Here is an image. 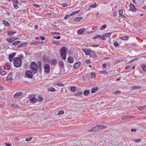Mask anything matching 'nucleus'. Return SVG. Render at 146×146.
Returning a JSON list of instances; mask_svg holds the SVG:
<instances>
[{
	"mask_svg": "<svg viewBox=\"0 0 146 146\" xmlns=\"http://www.w3.org/2000/svg\"><path fill=\"white\" fill-rule=\"evenodd\" d=\"M57 60L55 58L52 59L51 61V63L52 65H56L57 64Z\"/></svg>",
	"mask_w": 146,
	"mask_h": 146,
	"instance_id": "dca6fc26",
	"label": "nucleus"
},
{
	"mask_svg": "<svg viewBox=\"0 0 146 146\" xmlns=\"http://www.w3.org/2000/svg\"><path fill=\"white\" fill-rule=\"evenodd\" d=\"M98 127H99L98 128L99 130L100 129L102 130L106 128V126L104 125H98Z\"/></svg>",
	"mask_w": 146,
	"mask_h": 146,
	"instance_id": "393cba45",
	"label": "nucleus"
},
{
	"mask_svg": "<svg viewBox=\"0 0 146 146\" xmlns=\"http://www.w3.org/2000/svg\"><path fill=\"white\" fill-rule=\"evenodd\" d=\"M85 29H82L78 30L77 31V33L78 34L81 35L82 34L84 31Z\"/></svg>",
	"mask_w": 146,
	"mask_h": 146,
	"instance_id": "aec40b11",
	"label": "nucleus"
},
{
	"mask_svg": "<svg viewBox=\"0 0 146 146\" xmlns=\"http://www.w3.org/2000/svg\"><path fill=\"white\" fill-rule=\"evenodd\" d=\"M146 109V106H144L141 107H139L138 109L139 110H142Z\"/></svg>",
	"mask_w": 146,
	"mask_h": 146,
	"instance_id": "bb28decb",
	"label": "nucleus"
},
{
	"mask_svg": "<svg viewBox=\"0 0 146 146\" xmlns=\"http://www.w3.org/2000/svg\"><path fill=\"white\" fill-rule=\"evenodd\" d=\"M43 100V98L40 97V96L38 99V100L40 102H42Z\"/></svg>",
	"mask_w": 146,
	"mask_h": 146,
	"instance_id": "603ef678",
	"label": "nucleus"
},
{
	"mask_svg": "<svg viewBox=\"0 0 146 146\" xmlns=\"http://www.w3.org/2000/svg\"><path fill=\"white\" fill-rule=\"evenodd\" d=\"M13 63L14 66L16 67H20L22 65V60L19 57H16L14 60Z\"/></svg>",
	"mask_w": 146,
	"mask_h": 146,
	"instance_id": "f03ea898",
	"label": "nucleus"
},
{
	"mask_svg": "<svg viewBox=\"0 0 146 146\" xmlns=\"http://www.w3.org/2000/svg\"><path fill=\"white\" fill-rule=\"evenodd\" d=\"M83 94L82 92H79L75 94L74 96L76 97H81L82 95Z\"/></svg>",
	"mask_w": 146,
	"mask_h": 146,
	"instance_id": "412c9836",
	"label": "nucleus"
},
{
	"mask_svg": "<svg viewBox=\"0 0 146 146\" xmlns=\"http://www.w3.org/2000/svg\"><path fill=\"white\" fill-rule=\"evenodd\" d=\"M25 75L28 78H31L33 76V73L32 71L27 70L25 72Z\"/></svg>",
	"mask_w": 146,
	"mask_h": 146,
	"instance_id": "39448f33",
	"label": "nucleus"
},
{
	"mask_svg": "<svg viewBox=\"0 0 146 146\" xmlns=\"http://www.w3.org/2000/svg\"><path fill=\"white\" fill-rule=\"evenodd\" d=\"M16 32L15 31H9L7 35H13Z\"/></svg>",
	"mask_w": 146,
	"mask_h": 146,
	"instance_id": "7c9ffc66",
	"label": "nucleus"
},
{
	"mask_svg": "<svg viewBox=\"0 0 146 146\" xmlns=\"http://www.w3.org/2000/svg\"><path fill=\"white\" fill-rule=\"evenodd\" d=\"M92 78H95L96 77V74L94 72H92L91 74Z\"/></svg>",
	"mask_w": 146,
	"mask_h": 146,
	"instance_id": "79ce46f5",
	"label": "nucleus"
},
{
	"mask_svg": "<svg viewBox=\"0 0 146 146\" xmlns=\"http://www.w3.org/2000/svg\"><path fill=\"white\" fill-rule=\"evenodd\" d=\"M59 65L62 68L64 67V63L62 61H60L59 62Z\"/></svg>",
	"mask_w": 146,
	"mask_h": 146,
	"instance_id": "cd10ccee",
	"label": "nucleus"
},
{
	"mask_svg": "<svg viewBox=\"0 0 146 146\" xmlns=\"http://www.w3.org/2000/svg\"><path fill=\"white\" fill-rule=\"evenodd\" d=\"M16 54V53L15 52H14L9 55V59L10 62H12L13 61L14 59L13 57L15 56Z\"/></svg>",
	"mask_w": 146,
	"mask_h": 146,
	"instance_id": "9d476101",
	"label": "nucleus"
},
{
	"mask_svg": "<svg viewBox=\"0 0 146 146\" xmlns=\"http://www.w3.org/2000/svg\"><path fill=\"white\" fill-rule=\"evenodd\" d=\"M129 11L132 12H135L137 10L138 11V9H136L134 5L132 3H131L130 5Z\"/></svg>",
	"mask_w": 146,
	"mask_h": 146,
	"instance_id": "423d86ee",
	"label": "nucleus"
},
{
	"mask_svg": "<svg viewBox=\"0 0 146 146\" xmlns=\"http://www.w3.org/2000/svg\"><path fill=\"white\" fill-rule=\"evenodd\" d=\"M141 67L143 68V70L144 71H146V66L145 64H143L141 65Z\"/></svg>",
	"mask_w": 146,
	"mask_h": 146,
	"instance_id": "4c0bfd02",
	"label": "nucleus"
},
{
	"mask_svg": "<svg viewBox=\"0 0 146 146\" xmlns=\"http://www.w3.org/2000/svg\"><path fill=\"white\" fill-rule=\"evenodd\" d=\"M80 64L81 62H76L74 65V68L75 69H77L80 66Z\"/></svg>",
	"mask_w": 146,
	"mask_h": 146,
	"instance_id": "ddd939ff",
	"label": "nucleus"
},
{
	"mask_svg": "<svg viewBox=\"0 0 146 146\" xmlns=\"http://www.w3.org/2000/svg\"><path fill=\"white\" fill-rule=\"evenodd\" d=\"M70 15H66L64 17V19H67L70 17Z\"/></svg>",
	"mask_w": 146,
	"mask_h": 146,
	"instance_id": "6e6d98bb",
	"label": "nucleus"
},
{
	"mask_svg": "<svg viewBox=\"0 0 146 146\" xmlns=\"http://www.w3.org/2000/svg\"><path fill=\"white\" fill-rule=\"evenodd\" d=\"M106 27V25H104L100 29V30H102L105 29Z\"/></svg>",
	"mask_w": 146,
	"mask_h": 146,
	"instance_id": "49530a36",
	"label": "nucleus"
},
{
	"mask_svg": "<svg viewBox=\"0 0 146 146\" xmlns=\"http://www.w3.org/2000/svg\"><path fill=\"white\" fill-rule=\"evenodd\" d=\"M141 86H135L133 87L132 88V89L133 90H137L138 89H139L141 88Z\"/></svg>",
	"mask_w": 146,
	"mask_h": 146,
	"instance_id": "c85d7f7f",
	"label": "nucleus"
},
{
	"mask_svg": "<svg viewBox=\"0 0 146 146\" xmlns=\"http://www.w3.org/2000/svg\"><path fill=\"white\" fill-rule=\"evenodd\" d=\"M99 127H98V125L93 127V129H94V132H96V131H99Z\"/></svg>",
	"mask_w": 146,
	"mask_h": 146,
	"instance_id": "a878e982",
	"label": "nucleus"
},
{
	"mask_svg": "<svg viewBox=\"0 0 146 146\" xmlns=\"http://www.w3.org/2000/svg\"><path fill=\"white\" fill-rule=\"evenodd\" d=\"M57 85L60 86H64V84H63L61 83H58L57 84Z\"/></svg>",
	"mask_w": 146,
	"mask_h": 146,
	"instance_id": "4d7b16f0",
	"label": "nucleus"
},
{
	"mask_svg": "<svg viewBox=\"0 0 146 146\" xmlns=\"http://www.w3.org/2000/svg\"><path fill=\"white\" fill-rule=\"evenodd\" d=\"M89 56L92 58H95L97 57V56L95 52L91 50Z\"/></svg>",
	"mask_w": 146,
	"mask_h": 146,
	"instance_id": "1a4fd4ad",
	"label": "nucleus"
},
{
	"mask_svg": "<svg viewBox=\"0 0 146 146\" xmlns=\"http://www.w3.org/2000/svg\"><path fill=\"white\" fill-rule=\"evenodd\" d=\"M5 65H6L7 66V70H10L11 68V64L8 63H7L5 64Z\"/></svg>",
	"mask_w": 146,
	"mask_h": 146,
	"instance_id": "473e14b6",
	"label": "nucleus"
},
{
	"mask_svg": "<svg viewBox=\"0 0 146 146\" xmlns=\"http://www.w3.org/2000/svg\"><path fill=\"white\" fill-rule=\"evenodd\" d=\"M101 74H104V75H107L108 74V72L105 71H102L100 72Z\"/></svg>",
	"mask_w": 146,
	"mask_h": 146,
	"instance_id": "72a5a7b5",
	"label": "nucleus"
},
{
	"mask_svg": "<svg viewBox=\"0 0 146 146\" xmlns=\"http://www.w3.org/2000/svg\"><path fill=\"white\" fill-rule=\"evenodd\" d=\"M7 40L9 42H12L15 41L14 38L13 37L7 38Z\"/></svg>",
	"mask_w": 146,
	"mask_h": 146,
	"instance_id": "6ab92c4d",
	"label": "nucleus"
},
{
	"mask_svg": "<svg viewBox=\"0 0 146 146\" xmlns=\"http://www.w3.org/2000/svg\"><path fill=\"white\" fill-rule=\"evenodd\" d=\"M120 39L122 40H127L128 38V37L127 36H122L120 37Z\"/></svg>",
	"mask_w": 146,
	"mask_h": 146,
	"instance_id": "f704fd0d",
	"label": "nucleus"
},
{
	"mask_svg": "<svg viewBox=\"0 0 146 146\" xmlns=\"http://www.w3.org/2000/svg\"><path fill=\"white\" fill-rule=\"evenodd\" d=\"M76 89V88L75 86H72L70 88V90L72 92H75Z\"/></svg>",
	"mask_w": 146,
	"mask_h": 146,
	"instance_id": "c9c22d12",
	"label": "nucleus"
},
{
	"mask_svg": "<svg viewBox=\"0 0 146 146\" xmlns=\"http://www.w3.org/2000/svg\"><path fill=\"white\" fill-rule=\"evenodd\" d=\"M33 5L34 7L38 8H39L40 7L39 5L36 4H33Z\"/></svg>",
	"mask_w": 146,
	"mask_h": 146,
	"instance_id": "0e129e2a",
	"label": "nucleus"
},
{
	"mask_svg": "<svg viewBox=\"0 0 146 146\" xmlns=\"http://www.w3.org/2000/svg\"><path fill=\"white\" fill-rule=\"evenodd\" d=\"M85 62L87 64H89L90 63V60H88L85 61Z\"/></svg>",
	"mask_w": 146,
	"mask_h": 146,
	"instance_id": "e2e57ef3",
	"label": "nucleus"
},
{
	"mask_svg": "<svg viewBox=\"0 0 146 146\" xmlns=\"http://www.w3.org/2000/svg\"><path fill=\"white\" fill-rule=\"evenodd\" d=\"M44 72L46 73H49L50 70V67L48 64H46L44 66Z\"/></svg>",
	"mask_w": 146,
	"mask_h": 146,
	"instance_id": "20e7f679",
	"label": "nucleus"
},
{
	"mask_svg": "<svg viewBox=\"0 0 146 146\" xmlns=\"http://www.w3.org/2000/svg\"><path fill=\"white\" fill-rule=\"evenodd\" d=\"M32 138V137H30L29 138H26V141H30Z\"/></svg>",
	"mask_w": 146,
	"mask_h": 146,
	"instance_id": "864d4df0",
	"label": "nucleus"
},
{
	"mask_svg": "<svg viewBox=\"0 0 146 146\" xmlns=\"http://www.w3.org/2000/svg\"><path fill=\"white\" fill-rule=\"evenodd\" d=\"M60 36H53V38H56L57 39H59L60 38Z\"/></svg>",
	"mask_w": 146,
	"mask_h": 146,
	"instance_id": "052dcab7",
	"label": "nucleus"
},
{
	"mask_svg": "<svg viewBox=\"0 0 146 146\" xmlns=\"http://www.w3.org/2000/svg\"><path fill=\"white\" fill-rule=\"evenodd\" d=\"M41 63L40 62H39L38 63V69L39 70V71L40 72H41Z\"/></svg>",
	"mask_w": 146,
	"mask_h": 146,
	"instance_id": "e433bc0d",
	"label": "nucleus"
},
{
	"mask_svg": "<svg viewBox=\"0 0 146 146\" xmlns=\"http://www.w3.org/2000/svg\"><path fill=\"white\" fill-rule=\"evenodd\" d=\"M121 92L119 90H118L117 91H116L115 92L114 94H118L120 93Z\"/></svg>",
	"mask_w": 146,
	"mask_h": 146,
	"instance_id": "338daca9",
	"label": "nucleus"
},
{
	"mask_svg": "<svg viewBox=\"0 0 146 146\" xmlns=\"http://www.w3.org/2000/svg\"><path fill=\"white\" fill-rule=\"evenodd\" d=\"M40 39L42 40H44L45 38L43 36H41L40 37Z\"/></svg>",
	"mask_w": 146,
	"mask_h": 146,
	"instance_id": "774afa93",
	"label": "nucleus"
},
{
	"mask_svg": "<svg viewBox=\"0 0 146 146\" xmlns=\"http://www.w3.org/2000/svg\"><path fill=\"white\" fill-rule=\"evenodd\" d=\"M64 113V111L62 110H61L60 111H59L58 112V113H57V115H62V114H63Z\"/></svg>",
	"mask_w": 146,
	"mask_h": 146,
	"instance_id": "37998d69",
	"label": "nucleus"
},
{
	"mask_svg": "<svg viewBox=\"0 0 146 146\" xmlns=\"http://www.w3.org/2000/svg\"><path fill=\"white\" fill-rule=\"evenodd\" d=\"M105 37H106V36H105V35H104V34L102 36H101V38H102V40H105Z\"/></svg>",
	"mask_w": 146,
	"mask_h": 146,
	"instance_id": "680f3d73",
	"label": "nucleus"
},
{
	"mask_svg": "<svg viewBox=\"0 0 146 146\" xmlns=\"http://www.w3.org/2000/svg\"><path fill=\"white\" fill-rule=\"evenodd\" d=\"M42 42H39L36 41L32 42L30 43V45H38L39 44H41Z\"/></svg>",
	"mask_w": 146,
	"mask_h": 146,
	"instance_id": "2eb2a0df",
	"label": "nucleus"
},
{
	"mask_svg": "<svg viewBox=\"0 0 146 146\" xmlns=\"http://www.w3.org/2000/svg\"><path fill=\"white\" fill-rule=\"evenodd\" d=\"M37 100V99L34 97L31 98L30 99V102L32 103H35Z\"/></svg>",
	"mask_w": 146,
	"mask_h": 146,
	"instance_id": "f3484780",
	"label": "nucleus"
},
{
	"mask_svg": "<svg viewBox=\"0 0 146 146\" xmlns=\"http://www.w3.org/2000/svg\"><path fill=\"white\" fill-rule=\"evenodd\" d=\"M18 2L17 1H15L13 3V6L15 8L17 9L19 7H17L18 5Z\"/></svg>",
	"mask_w": 146,
	"mask_h": 146,
	"instance_id": "4be33fe9",
	"label": "nucleus"
},
{
	"mask_svg": "<svg viewBox=\"0 0 146 146\" xmlns=\"http://www.w3.org/2000/svg\"><path fill=\"white\" fill-rule=\"evenodd\" d=\"M3 23L7 27H9V23L6 21H3Z\"/></svg>",
	"mask_w": 146,
	"mask_h": 146,
	"instance_id": "c756f323",
	"label": "nucleus"
},
{
	"mask_svg": "<svg viewBox=\"0 0 146 146\" xmlns=\"http://www.w3.org/2000/svg\"><path fill=\"white\" fill-rule=\"evenodd\" d=\"M98 89L99 88L98 87L92 88L91 90V93H94L96 92L98 90Z\"/></svg>",
	"mask_w": 146,
	"mask_h": 146,
	"instance_id": "a211bd4d",
	"label": "nucleus"
},
{
	"mask_svg": "<svg viewBox=\"0 0 146 146\" xmlns=\"http://www.w3.org/2000/svg\"><path fill=\"white\" fill-rule=\"evenodd\" d=\"M20 42H21L20 41H16L13 42V44L14 46H16L19 44Z\"/></svg>",
	"mask_w": 146,
	"mask_h": 146,
	"instance_id": "2f4dec72",
	"label": "nucleus"
},
{
	"mask_svg": "<svg viewBox=\"0 0 146 146\" xmlns=\"http://www.w3.org/2000/svg\"><path fill=\"white\" fill-rule=\"evenodd\" d=\"M79 12V11H77L75 12H73L72 13L70 14V16H71Z\"/></svg>",
	"mask_w": 146,
	"mask_h": 146,
	"instance_id": "58836bf2",
	"label": "nucleus"
},
{
	"mask_svg": "<svg viewBox=\"0 0 146 146\" xmlns=\"http://www.w3.org/2000/svg\"><path fill=\"white\" fill-rule=\"evenodd\" d=\"M51 34L52 35L54 34H57L58 35H61V33H58V32H52L51 33Z\"/></svg>",
	"mask_w": 146,
	"mask_h": 146,
	"instance_id": "13d9d810",
	"label": "nucleus"
},
{
	"mask_svg": "<svg viewBox=\"0 0 146 146\" xmlns=\"http://www.w3.org/2000/svg\"><path fill=\"white\" fill-rule=\"evenodd\" d=\"M111 33L110 32V33H107L106 34H105L104 35H105V36H106V37L109 36L110 35H111Z\"/></svg>",
	"mask_w": 146,
	"mask_h": 146,
	"instance_id": "a18cd8bd",
	"label": "nucleus"
},
{
	"mask_svg": "<svg viewBox=\"0 0 146 146\" xmlns=\"http://www.w3.org/2000/svg\"><path fill=\"white\" fill-rule=\"evenodd\" d=\"M49 90L50 92H54L55 91V90L54 88H50L49 89Z\"/></svg>",
	"mask_w": 146,
	"mask_h": 146,
	"instance_id": "09e8293b",
	"label": "nucleus"
},
{
	"mask_svg": "<svg viewBox=\"0 0 146 146\" xmlns=\"http://www.w3.org/2000/svg\"><path fill=\"white\" fill-rule=\"evenodd\" d=\"M68 62L70 63H73L74 62V59L72 56H69L67 58Z\"/></svg>",
	"mask_w": 146,
	"mask_h": 146,
	"instance_id": "f8f14e48",
	"label": "nucleus"
},
{
	"mask_svg": "<svg viewBox=\"0 0 146 146\" xmlns=\"http://www.w3.org/2000/svg\"><path fill=\"white\" fill-rule=\"evenodd\" d=\"M96 3H95L94 5H90V7L93 8L94 7H96Z\"/></svg>",
	"mask_w": 146,
	"mask_h": 146,
	"instance_id": "5fc2aeb1",
	"label": "nucleus"
},
{
	"mask_svg": "<svg viewBox=\"0 0 146 146\" xmlns=\"http://www.w3.org/2000/svg\"><path fill=\"white\" fill-rule=\"evenodd\" d=\"M22 94L21 92H18L16 93L14 95L13 98L15 99H16L18 97L21 96Z\"/></svg>",
	"mask_w": 146,
	"mask_h": 146,
	"instance_id": "9b49d317",
	"label": "nucleus"
},
{
	"mask_svg": "<svg viewBox=\"0 0 146 146\" xmlns=\"http://www.w3.org/2000/svg\"><path fill=\"white\" fill-rule=\"evenodd\" d=\"M118 13L120 15H122L123 13V10L122 9L120 10L119 11Z\"/></svg>",
	"mask_w": 146,
	"mask_h": 146,
	"instance_id": "bf43d9fd",
	"label": "nucleus"
},
{
	"mask_svg": "<svg viewBox=\"0 0 146 146\" xmlns=\"http://www.w3.org/2000/svg\"><path fill=\"white\" fill-rule=\"evenodd\" d=\"M11 106L12 107L14 108H18L19 107V106L18 105H15V104H13L11 105Z\"/></svg>",
	"mask_w": 146,
	"mask_h": 146,
	"instance_id": "8fccbe9b",
	"label": "nucleus"
},
{
	"mask_svg": "<svg viewBox=\"0 0 146 146\" xmlns=\"http://www.w3.org/2000/svg\"><path fill=\"white\" fill-rule=\"evenodd\" d=\"M31 69L33 71L34 74L38 71V66L37 64L35 62H32L30 65Z\"/></svg>",
	"mask_w": 146,
	"mask_h": 146,
	"instance_id": "7ed1b4c3",
	"label": "nucleus"
},
{
	"mask_svg": "<svg viewBox=\"0 0 146 146\" xmlns=\"http://www.w3.org/2000/svg\"><path fill=\"white\" fill-rule=\"evenodd\" d=\"M128 116H125L122 117V120L129 119Z\"/></svg>",
	"mask_w": 146,
	"mask_h": 146,
	"instance_id": "a19ab883",
	"label": "nucleus"
},
{
	"mask_svg": "<svg viewBox=\"0 0 146 146\" xmlns=\"http://www.w3.org/2000/svg\"><path fill=\"white\" fill-rule=\"evenodd\" d=\"M101 38V36L100 35H98L96 36H94L93 37V39H96V38Z\"/></svg>",
	"mask_w": 146,
	"mask_h": 146,
	"instance_id": "c03bdc74",
	"label": "nucleus"
},
{
	"mask_svg": "<svg viewBox=\"0 0 146 146\" xmlns=\"http://www.w3.org/2000/svg\"><path fill=\"white\" fill-rule=\"evenodd\" d=\"M0 72L1 74V75H4L6 74V72L3 70H1Z\"/></svg>",
	"mask_w": 146,
	"mask_h": 146,
	"instance_id": "de8ad7c7",
	"label": "nucleus"
},
{
	"mask_svg": "<svg viewBox=\"0 0 146 146\" xmlns=\"http://www.w3.org/2000/svg\"><path fill=\"white\" fill-rule=\"evenodd\" d=\"M141 140V139H135L134 140V142H139V141H140Z\"/></svg>",
	"mask_w": 146,
	"mask_h": 146,
	"instance_id": "3c124183",
	"label": "nucleus"
},
{
	"mask_svg": "<svg viewBox=\"0 0 146 146\" xmlns=\"http://www.w3.org/2000/svg\"><path fill=\"white\" fill-rule=\"evenodd\" d=\"M12 73L11 72H10L8 74V76L6 78V80L9 82H11L13 79V77L12 76Z\"/></svg>",
	"mask_w": 146,
	"mask_h": 146,
	"instance_id": "0eeeda50",
	"label": "nucleus"
},
{
	"mask_svg": "<svg viewBox=\"0 0 146 146\" xmlns=\"http://www.w3.org/2000/svg\"><path fill=\"white\" fill-rule=\"evenodd\" d=\"M27 45V42H25L21 44H19V45H18L17 46V48H21V47H25Z\"/></svg>",
	"mask_w": 146,
	"mask_h": 146,
	"instance_id": "4468645a",
	"label": "nucleus"
},
{
	"mask_svg": "<svg viewBox=\"0 0 146 146\" xmlns=\"http://www.w3.org/2000/svg\"><path fill=\"white\" fill-rule=\"evenodd\" d=\"M82 50L85 53V54L86 55L89 56L90 53L91 52V50L90 49H86L85 48H82Z\"/></svg>",
	"mask_w": 146,
	"mask_h": 146,
	"instance_id": "6e6552de",
	"label": "nucleus"
},
{
	"mask_svg": "<svg viewBox=\"0 0 146 146\" xmlns=\"http://www.w3.org/2000/svg\"><path fill=\"white\" fill-rule=\"evenodd\" d=\"M67 48L66 47H63L60 50V54L62 59L65 60L66 59V54Z\"/></svg>",
	"mask_w": 146,
	"mask_h": 146,
	"instance_id": "f257e3e1",
	"label": "nucleus"
},
{
	"mask_svg": "<svg viewBox=\"0 0 146 146\" xmlns=\"http://www.w3.org/2000/svg\"><path fill=\"white\" fill-rule=\"evenodd\" d=\"M114 46H118L119 44L116 42H114Z\"/></svg>",
	"mask_w": 146,
	"mask_h": 146,
	"instance_id": "69168bd1",
	"label": "nucleus"
},
{
	"mask_svg": "<svg viewBox=\"0 0 146 146\" xmlns=\"http://www.w3.org/2000/svg\"><path fill=\"white\" fill-rule=\"evenodd\" d=\"M83 19V18L82 17H78L75 18L74 19V21H79L82 20Z\"/></svg>",
	"mask_w": 146,
	"mask_h": 146,
	"instance_id": "b1692460",
	"label": "nucleus"
},
{
	"mask_svg": "<svg viewBox=\"0 0 146 146\" xmlns=\"http://www.w3.org/2000/svg\"><path fill=\"white\" fill-rule=\"evenodd\" d=\"M52 42L54 44H58L60 43V42H59L54 40H52Z\"/></svg>",
	"mask_w": 146,
	"mask_h": 146,
	"instance_id": "ea45409f",
	"label": "nucleus"
},
{
	"mask_svg": "<svg viewBox=\"0 0 146 146\" xmlns=\"http://www.w3.org/2000/svg\"><path fill=\"white\" fill-rule=\"evenodd\" d=\"M90 93V91L89 90H86L84 91V94L85 96H87Z\"/></svg>",
	"mask_w": 146,
	"mask_h": 146,
	"instance_id": "5701e85b",
	"label": "nucleus"
}]
</instances>
